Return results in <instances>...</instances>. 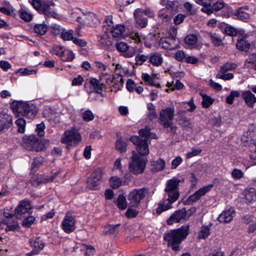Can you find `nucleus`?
I'll return each mask as SVG.
<instances>
[{"label": "nucleus", "instance_id": "obj_20", "mask_svg": "<svg viewBox=\"0 0 256 256\" xmlns=\"http://www.w3.org/2000/svg\"><path fill=\"white\" fill-rule=\"evenodd\" d=\"M50 144L49 140H38L33 136V150L41 151L46 148Z\"/></svg>", "mask_w": 256, "mask_h": 256}, {"label": "nucleus", "instance_id": "obj_25", "mask_svg": "<svg viewBox=\"0 0 256 256\" xmlns=\"http://www.w3.org/2000/svg\"><path fill=\"white\" fill-rule=\"evenodd\" d=\"M149 62L154 66H158L162 65L163 62V58L162 54L156 52L152 54L149 56Z\"/></svg>", "mask_w": 256, "mask_h": 256}, {"label": "nucleus", "instance_id": "obj_56", "mask_svg": "<svg viewBox=\"0 0 256 256\" xmlns=\"http://www.w3.org/2000/svg\"><path fill=\"white\" fill-rule=\"evenodd\" d=\"M237 16L240 20H244L249 18V14L246 12H244L243 8H240L236 14Z\"/></svg>", "mask_w": 256, "mask_h": 256}, {"label": "nucleus", "instance_id": "obj_8", "mask_svg": "<svg viewBox=\"0 0 256 256\" xmlns=\"http://www.w3.org/2000/svg\"><path fill=\"white\" fill-rule=\"evenodd\" d=\"M148 192V189L145 188H136L128 194V198L130 201V204L132 206H136L140 202Z\"/></svg>", "mask_w": 256, "mask_h": 256}, {"label": "nucleus", "instance_id": "obj_35", "mask_svg": "<svg viewBox=\"0 0 256 256\" xmlns=\"http://www.w3.org/2000/svg\"><path fill=\"white\" fill-rule=\"evenodd\" d=\"M112 76L108 73H102L100 76V80L101 82V84L102 85H106V84H112Z\"/></svg>", "mask_w": 256, "mask_h": 256}, {"label": "nucleus", "instance_id": "obj_57", "mask_svg": "<svg viewBox=\"0 0 256 256\" xmlns=\"http://www.w3.org/2000/svg\"><path fill=\"white\" fill-rule=\"evenodd\" d=\"M94 118V115L90 110H86L82 114V118L86 122L92 120Z\"/></svg>", "mask_w": 256, "mask_h": 256}, {"label": "nucleus", "instance_id": "obj_60", "mask_svg": "<svg viewBox=\"0 0 256 256\" xmlns=\"http://www.w3.org/2000/svg\"><path fill=\"white\" fill-rule=\"evenodd\" d=\"M246 62L250 64L256 70V53L250 56L246 59Z\"/></svg>", "mask_w": 256, "mask_h": 256}, {"label": "nucleus", "instance_id": "obj_48", "mask_svg": "<svg viewBox=\"0 0 256 256\" xmlns=\"http://www.w3.org/2000/svg\"><path fill=\"white\" fill-rule=\"evenodd\" d=\"M149 59V56L144 54H138L135 57L136 64L142 65L144 62Z\"/></svg>", "mask_w": 256, "mask_h": 256}, {"label": "nucleus", "instance_id": "obj_13", "mask_svg": "<svg viewBox=\"0 0 256 256\" xmlns=\"http://www.w3.org/2000/svg\"><path fill=\"white\" fill-rule=\"evenodd\" d=\"M187 219L186 210L184 208L180 210L175 211L173 214L168 219L167 224L172 225L174 222H178L182 220Z\"/></svg>", "mask_w": 256, "mask_h": 256}, {"label": "nucleus", "instance_id": "obj_26", "mask_svg": "<svg viewBox=\"0 0 256 256\" xmlns=\"http://www.w3.org/2000/svg\"><path fill=\"white\" fill-rule=\"evenodd\" d=\"M243 194L246 202H251L256 198V190L254 188L246 189L243 192Z\"/></svg>", "mask_w": 256, "mask_h": 256}, {"label": "nucleus", "instance_id": "obj_5", "mask_svg": "<svg viewBox=\"0 0 256 256\" xmlns=\"http://www.w3.org/2000/svg\"><path fill=\"white\" fill-rule=\"evenodd\" d=\"M10 108L17 116H24L28 118L30 114L31 113L30 116L32 114L30 110V107L26 102L13 101L10 104Z\"/></svg>", "mask_w": 256, "mask_h": 256}, {"label": "nucleus", "instance_id": "obj_28", "mask_svg": "<svg viewBox=\"0 0 256 256\" xmlns=\"http://www.w3.org/2000/svg\"><path fill=\"white\" fill-rule=\"evenodd\" d=\"M90 84L93 88V91L96 92V93L100 94L102 92V85L101 82L98 80L97 79L92 78L90 81Z\"/></svg>", "mask_w": 256, "mask_h": 256}, {"label": "nucleus", "instance_id": "obj_41", "mask_svg": "<svg viewBox=\"0 0 256 256\" xmlns=\"http://www.w3.org/2000/svg\"><path fill=\"white\" fill-rule=\"evenodd\" d=\"M236 67V64L232 62H226L220 66V72L226 73L228 71L234 70Z\"/></svg>", "mask_w": 256, "mask_h": 256}, {"label": "nucleus", "instance_id": "obj_27", "mask_svg": "<svg viewBox=\"0 0 256 256\" xmlns=\"http://www.w3.org/2000/svg\"><path fill=\"white\" fill-rule=\"evenodd\" d=\"M2 222L6 226L5 228L6 231H14L18 227V223L16 220H3Z\"/></svg>", "mask_w": 256, "mask_h": 256}, {"label": "nucleus", "instance_id": "obj_23", "mask_svg": "<svg viewBox=\"0 0 256 256\" xmlns=\"http://www.w3.org/2000/svg\"><path fill=\"white\" fill-rule=\"evenodd\" d=\"M125 28L124 26L122 24H116L112 28H109V32L113 37L119 38L121 36L124 32Z\"/></svg>", "mask_w": 256, "mask_h": 256}, {"label": "nucleus", "instance_id": "obj_39", "mask_svg": "<svg viewBox=\"0 0 256 256\" xmlns=\"http://www.w3.org/2000/svg\"><path fill=\"white\" fill-rule=\"evenodd\" d=\"M210 234V228L208 226H202L198 232V238L199 239H205Z\"/></svg>", "mask_w": 256, "mask_h": 256}, {"label": "nucleus", "instance_id": "obj_36", "mask_svg": "<svg viewBox=\"0 0 256 256\" xmlns=\"http://www.w3.org/2000/svg\"><path fill=\"white\" fill-rule=\"evenodd\" d=\"M127 144L123 141L122 138L117 139L116 142V148L120 152H124L126 150Z\"/></svg>", "mask_w": 256, "mask_h": 256}, {"label": "nucleus", "instance_id": "obj_2", "mask_svg": "<svg viewBox=\"0 0 256 256\" xmlns=\"http://www.w3.org/2000/svg\"><path fill=\"white\" fill-rule=\"evenodd\" d=\"M190 226L188 225L182 226L181 228L172 230L165 234L164 240L168 242L169 246L172 250H178L180 244L188 236Z\"/></svg>", "mask_w": 256, "mask_h": 256}, {"label": "nucleus", "instance_id": "obj_46", "mask_svg": "<svg viewBox=\"0 0 256 256\" xmlns=\"http://www.w3.org/2000/svg\"><path fill=\"white\" fill-rule=\"evenodd\" d=\"M61 37L64 40H72L74 39L73 30H63L61 32Z\"/></svg>", "mask_w": 256, "mask_h": 256}, {"label": "nucleus", "instance_id": "obj_45", "mask_svg": "<svg viewBox=\"0 0 256 256\" xmlns=\"http://www.w3.org/2000/svg\"><path fill=\"white\" fill-rule=\"evenodd\" d=\"M62 59L65 62H72L74 58L75 55L71 50H68L62 55Z\"/></svg>", "mask_w": 256, "mask_h": 256}, {"label": "nucleus", "instance_id": "obj_38", "mask_svg": "<svg viewBox=\"0 0 256 256\" xmlns=\"http://www.w3.org/2000/svg\"><path fill=\"white\" fill-rule=\"evenodd\" d=\"M110 186L112 188H118L122 184V180L117 176H112L110 180Z\"/></svg>", "mask_w": 256, "mask_h": 256}, {"label": "nucleus", "instance_id": "obj_52", "mask_svg": "<svg viewBox=\"0 0 256 256\" xmlns=\"http://www.w3.org/2000/svg\"><path fill=\"white\" fill-rule=\"evenodd\" d=\"M103 170L102 169L98 168L95 170L91 174L90 176L93 178L95 180L100 182L102 180V175H103Z\"/></svg>", "mask_w": 256, "mask_h": 256}, {"label": "nucleus", "instance_id": "obj_12", "mask_svg": "<svg viewBox=\"0 0 256 256\" xmlns=\"http://www.w3.org/2000/svg\"><path fill=\"white\" fill-rule=\"evenodd\" d=\"M212 186V185H208L201 188L196 191L193 194L188 196V198L184 201L185 204H190L196 202L199 200L202 196H204L206 192H209Z\"/></svg>", "mask_w": 256, "mask_h": 256}, {"label": "nucleus", "instance_id": "obj_51", "mask_svg": "<svg viewBox=\"0 0 256 256\" xmlns=\"http://www.w3.org/2000/svg\"><path fill=\"white\" fill-rule=\"evenodd\" d=\"M226 34L230 36H236L238 34H240V32L234 28L232 26H226L224 28Z\"/></svg>", "mask_w": 256, "mask_h": 256}, {"label": "nucleus", "instance_id": "obj_22", "mask_svg": "<svg viewBox=\"0 0 256 256\" xmlns=\"http://www.w3.org/2000/svg\"><path fill=\"white\" fill-rule=\"evenodd\" d=\"M142 78L146 84L156 86V87H159L160 86V84L156 82V75L150 76L146 73L143 74H142Z\"/></svg>", "mask_w": 256, "mask_h": 256}, {"label": "nucleus", "instance_id": "obj_32", "mask_svg": "<svg viewBox=\"0 0 256 256\" xmlns=\"http://www.w3.org/2000/svg\"><path fill=\"white\" fill-rule=\"evenodd\" d=\"M148 110L147 116L150 120L152 121L158 118L155 106L152 104L150 103L148 104Z\"/></svg>", "mask_w": 256, "mask_h": 256}, {"label": "nucleus", "instance_id": "obj_6", "mask_svg": "<svg viewBox=\"0 0 256 256\" xmlns=\"http://www.w3.org/2000/svg\"><path fill=\"white\" fill-rule=\"evenodd\" d=\"M180 182V180L173 178L166 182V186L165 188V191L168 198H170L173 201H176L179 198L180 193L178 190V186Z\"/></svg>", "mask_w": 256, "mask_h": 256}, {"label": "nucleus", "instance_id": "obj_30", "mask_svg": "<svg viewBox=\"0 0 256 256\" xmlns=\"http://www.w3.org/2000/svg\"><path fill=\"white\" fill-rule=\"evenodd\" d=\"M44 246V243L40 238H37L33 243V254H38Z\"/></svg>", "mask_w": 256, "mask_h": 256}, {"label": "nucleus", "instance_id": "obj_58", "mask_svg": "<svg viewBox=\"0 0 256 256\" xmlns=\"http://www.w3.org/2000/svg\"><path fill=\"white\" fill-rule=\"evenodd\" d=\"M137 53L136 49L135 48L132 47L128 48L123 54L124 56L126 58H132Z\"/></svg>", "mask_w": 256, "mask_h": 256}, {"label": "nucleus", "instance_id": "obj_42", "mask_svg": "<svg viewBox=\"0 0 256 256\" xmlns=\"http://www.w3.org/2000/svg\"><path fill=\"white\" fill-rule=\"evenodd\" d=\"M200 94L202 98V106L205 108H208L213 103L214 100L206 94L200 93Z\"/></svg>", "mask_w": 256, "mask_h": 256}, {"label": "nucleus", "instance_id": "obj_37", "mask_svg": "<svg viewBox=\"0 0 256 256\" xmlns=\"http://www.w3.org/2000/svg\"><path fill=\"white\" fill-rule=\"evenodd\" d=\"M22 146L26 150H32V137L30 136H24L23 138Z\"/></svg>", "mask_w": 256, "mask_h": 256}, {"label": "nucleus", "instance_id": "obj_49", "mask_svg": "<svg viewBox=\"0 0 256 256\" xmlns=\"http://www.w3.org/2000/svg\"><path fill=\"white\" fill-rule=\"evenodd\" d=\"M117 206L121 210H124L126 208V200L123 195L118 196L117 200Z\"/></svg>", "mask_w": 256, "mask_h": 256}, {"label": "nucleus", "instance_id": "obj_3", "mask_svg": "<svg viewBox=\"0 0 256 256\" xmlns=\"http://www.w3.org/2000/svg\"><path fill=\"white\" fill-rule=\"evenodd\" d=\"M132 153V161L129 164L130 170L136 174H141L146 167L147 159L138 155L134 151Z\"/></svg>", "mask_w": 256, "mask_h": 256}, {"label": "nucleus", "instance_id": "obj_59", "mask_svg": "<svg viewBox=\"0 0 256 256\" xmlns=\"http://www.w3.org/2000/svg\"><path fill=\"white\" fill-rule=\"evenodd\" d=\"M116 48L120 52H124L128 50V46L124 42H120L116 44Z\"/></svg>", "mask_w": 256, "mask_h": 256}, {"label": "nucleus", "instance_id": "obj_47", "mask_svg": "<svg viewBox=\"0 0 256 256\" xmlns=\"http://www.w3.org/2000/svg\"><path fill=\"white\" fill-rule=\"evenodd\" d=\"M198 41V37L194 34L188 35L184 38V42L188 45H194Z\"/></svg>", "mask_w": 256, "mask_h": 256}, {"label": "nucleus", "instance_id": "obj_50", "mask_svg": "<svg viewBox=\"0 0 256 256\" xmlns=\"http://www.w3.org/2000/svg\"><path fill=\"white\" fill-rule=\"evenodd\" d=\"M210 37L214 46H219L222 44V40L216 34H210Z\"/></svg>", "mask_w": 256, "mask_h": 256}, {"label": "nucleus", "instance_id": "obj_54", "mask_svg": "<svg viewBox=\"0 0 256 256\" xmlns=\"http://www.w3.org/2000/svg\"><path fill=\"white\" fill-rule=\"evenodd\" d=\"M167 86L169 88H171V90H174L175 89L180 90L184 86V84L179 80H176L175 83H174V82H172V83L168 82Z\"/></svg>", "mask_w": 256, "mask_h": 256}, {"label": "nucleus", "instance_id": "obj_31", "mask_svg": "<svg viewBox=\"0 0 256 256\" xmlns=\"http://www.w3.org/2000/svg\"><path fill=\"white\" fill-rule=\"evenodd\" d=\"M152 170L154 172L162 170L165 168V161L161 158L152 162Z\"/></svg>", "mask_w": 256, "mask_h": 256}, {"label": "nucleus", "instance_id": "obj_14", "mask_svg": "<svg viewBox=\"0 0 256 256\" xmlns=\"http://www.w3.org/2000/svg\"><path fill=\"white\" fill-rule=\"evenodd\" d=\"M135 18V25L138 28H144L148 25V19L142 16V12L141 9L138 8L134 12Z\"/></svg>", "mask_w": 256, "mask_h": 256}, {"label": "nucleus", "instance_id": "obj_18", "mask_svg": "<svg viewBox=\"0 0 256 256\" xmlns=\"http://www.w3.org/2000/svg\"><path fill=\"white\" fill-rule=\"evenodd\" d=\"M235 214L234 210L233 208H229L220 214L218 220L220 222L228 223L231 222Z\"/></svg>", "mask_w": 256, "mask_h": 256}, {"label": "nucleus", "instance_id": "obj_61", "mask_svg": "<svg viewBox=\"0 0 256 256\" xmlns=\"http://www.w3.org/2000/svg\"><path fill=\"white\" fill-rule=\"evenodd\" d=\"M44 128L45 126L43 122H42L40 124H38L36 125V132H37L38 136H44Z\"/></svg>", "mask_w": 256, "mask_h": 256}, {"label": "nucleus", "instance_id": "obj_63", "mask_svg": "<svg viewBox=\"0 0 256 256\" xmlns=\"http://www.w3.org/2000/svg\"><path fill=\"white\" fill-rule=\"evenodd\" d=\"M100 182L94 179L92 176L88 180V186L90 188H94L100 184Z\"/></svg>", "mask_w": 256, "mask_h": 256}, {"label": "nucleus", "instance_id": "obj_21", "mask_svg": "<svg viewBox=\"0 0 256 256\" xmlns=\"http://www.w3.org/2000/svg\"><path fill=\"white\" fill-rule=\"evenodd\" d=\"M58 172H56L52 177L44 178L42 175H34L33 176V186H38L40 184L52 181L56 176Z\"/></svg>", "mask_w": 256, "mask_h": 256}, {"label": "nucleus", "instance_id": "obj_44", "mask_svg": "<svg viewBox=\"0 0 256 256\" xmlns=\"http://www.w3.org/2000/svg\"><path fill=\"white\" fill-rule=\"evenodd\" d=\"M240 96V92L238 90H232L230 94L226 98V102L230 104H232L234 102V98H238Z\"/></svg>", "mask_w": 256, "mask_h": 256}, {"label": "nucleus", "instance_id": "obj_9", "mask_svg": "<svg viewBox=\"0 0 256 256\" xmlns=\"http://www.w3.org/2000/svg\"><path fill=\"white\" fill-rule=\"evenodd\" d=\"M33 8L40 12L43 13L46 16L53 17L56 18L59 17L58 15L48 4L43 3L41 0H33Z\"/></svg>", "mask_w": 256, "mask_h": 256}, {"label": "nucleus", "instance_id": "obj_4", "mask_svg": "<svg viewBox=\"0 0 256 256\" xmlns=\"http://www.w3.org/2000/svg\"><path fill=\"white\" fill-rule=\"evenodd\" d=\"M174 106L168 107L162 110L160 112V124L164 128H171L174 116Z\"/></svg>", "mask_w": 256, "mask_h": 256}, {"label": "nucleus", "instance_id": "obj_15", "mask_svg": "<svg viewBox=\"0 0 256 256\" xmlns=\"http://www.w3.org/2000/svg\"><path fill=\"white\" fill-rule=\"evenodd\" d=\"M62 230L66 233L74 232L76 228L74 218L70 216H66L62 222Z\"/></svg>", "mask_w": 256, "mask_h": 256}, {"label": "nucleus", "instance_id": "obj_43", "mask_svg": "<svg viewBox=\"0 0 256 256\" xmlns=\"http://www.w3.org/2000/svg\"><path fill=\"white\" fill-rule=\"evenodd\" d=\"M47 26L44 24H36L34 27V30L38 35H44L47 31Z\"/></svg>", "mask_w": 256, "mask_h": 256}, {"label": "nucleus", "instance_id": "obj_34", "mask_svg": "<svg viewBox=\"0 0 256 256\" xmlns=\"http://www.w3.org/2000/svg\"><path fill=\"white\" fill-rule=\"evenodd\" d=\"M112 85L115 86L118 88H120L122 86L124 80L121 75L116 74L115 76H112Z\"/></svg>", "mask_w": 256, "mask_h": 256}, {"label": "nucleus", "instance_id": "obj_53", "mask_svg": "<svg viewBox=\"0 0 256 256\" xmlns=\"http://www.w3.org/2000/svg\"><path fill=\"white\" fill-rule=\"evenodd\" d=\"M16 124L18 127V132L23 133L24 131L26 120L22 118H19L16 121Z\"/></svg>", "mask_w": 256, "mask_h": 256}, {"label": "nucleus", "instance_id": "obj_55", "mask_svg": "<svg viewBox=\"0 0 256 256\" xmlns=\"http://www.w3.org/2000/svg\"><path fill=\"white\" fill-rule=\"evenodd\" d=\"M163 9L160 11L158 14V18L162 22H168L172 19V16L164 12Z\"/></svg>", "mask_w": 256, "mask_h": 256}, {"label": "nucleus", "instance_id": "obj_64", "mask_svg": "<svg viewBox=\"0 0 256 256\" xmlns=\"http://www.w3.org/2000/svg\"><path fill=\"white\" fill-rule=\"evenodd\" d=\"M244 173L240 170L237 168H234L232 172V176L236 179L240 178L243 176Z\"/></svg>", "mask_w": 256, "mask_h": 256}, {"label": "nucleus", "instance_id": "obj_17", "mask_svg": "<svg viewBox=\"0 0 256 256\" xmlns=\"http://www.w3.org/2000/svg\"><path fill=\"white\" fill-rule=\"evenodd\" d=\"M241 96L248 107L252 108L254 106L256 103V96L251 91L249 90L244 91L242 92Z\"/></svg>", "mask_w": 256, "mask_h": 256}, {"label": "nucleus", "instance_id": "obj_40", "mask_svg": "<svg viewBox=\"0 0 256 256\" xmlns=\"http://www.w3.org/2000/svg\"><path fill=\"white\" fill-rule=\"evenodd\" d=\"M98 41L101 44V46L104 48H108L112 44V42L108 38H106L104 36H98Z\"/></svg>", "mask_w": 256, "mask_h": 256}, {"label": "nucleus", "instance_id": "obj_19", "mask_svg": "<svg viewBox=\"0 0 256 256\" xmlns=\"http://www.w3.org/2000/svg\"><path fill=\"white\" fill-rule=\"evenodd\" d=\"M174 202L170 199V198H168L166 200L160 202L156 210V213L160 214L164 211L171 208H172V204Z\"/></svg>", "mask_w": 256, "mask_h": 256}, {"label": "nucleus", "instance_id": "obj_10", "mask_svg": "<svg viewBox=\"0 0 256 256\" xmlns=\"http://www.w3.org/2000/svg\"><path fill=\"white\" fill-rule=\"evenodd\" d=\"M32 208V204L30 201L27 200H21L14 210L16 218L17 219L21 218L22 215L28 213Z\"/></svg>", "mask_w": 256, "mask_h": 256}, {"label": "nucleus", "instance_id": "obj_29", "mask_svg": "<svg viewBox=\"0 0 256 256\" xmlns=\"http://www.w3.org/2000/svg\"><path fill=\"white\" fill-rule=\"evenodd\" d=\"M118 225H107L104 228L102 233L104 234L116 235L118 232Z\"/></svg>", "mask_w": 256, "mask_h": 256}, {"label": "nucleus", "instance_id": "obj_33", "mask_svg": "<svg viewBox=\"0 0 256 256\" xmlns=\"http://www.w3.org/2000/svg\"><path fill=\"white\" fill-rule=\"evenodd\" d=\"M114 22H112V16H107L103 24V31L106 33L109 32V28H112L114 26Z\"/></svg>", "mask_w": 256, "mask_h": 256}, {"label": "nucleus", "instance_id": "obj_24", "mask_svg": "<svg viewBox=\"0 0 256 256\" xmlns=\"http://www.w3.org/2000/svg\"><path fill=\"white\" fill-rule=\"evenodd\" d=\"M12 124V117L8 114L4 116L2 120H0V132L8 129Z\"/></svg>", "mask_w": 256, "mask_h": 256}, {"label": "nucleus", "instance_id": "obj_16", "mask_svg": "<svg viewBox=\"0 0 256 256\" xmlns=\"http://www.w3.org/2000/svg\"><path fill=\"white\" fill-rule=\"evenodd\" d=\"M159 45L166 50H173L176 46V38L174 36L162 38L160 40Z\"/></svg>", "mask_w": 256, "mask_h": 256}, {"label": "nucleus", "instance_id": "obj_62", "mask_svg": "<svg viewBox=\"0 0 256 256\" xmlns=\"http://www.w3.org/2000/svg\"><path fill=\"white\" fill-rule=\"evenodd\" d=\"M174 58L178 61H182L186 59V54L182 50H178L174 54Z\"/></svg>", "mask_w": 256, "mask_h": 256}, {"label": "nucleus", "instance_id": "obj_7", "mask_svg": "<svg viewBox=\"0 0 256 256\" xmlns=\"http://www.w3.org/2000/svg\"><path fill=\"white\" fill-rule=\"evenodd\" d=\"M81 140V136L79 132L76 130L66 131L61 138V142L66 144L68 149L74 144H76Z\"/></svg>", "mask_w": 256, "mask_h": 256}, {"label": "nucleus", "instance_id": "obj_1", "mask_svg": "<svg viewBox=\"0 0 256 256\" xmlns=\"http://www.w3.org/2000/svg\"><path fill=\"white\" fill-rule=\"evenodd\" d=\"M139 134L141 137L132 136L130 138V140L136 146V150L139 154L141 156H146L149 154L148 140L149 138L156 139L157 136L155 134L150 132V128L148 126L140 130Z\"/></svg>", "mask_w": 256, "mask_h": 256}, {"label": "nucleus", "instance_id": "obj_11", "mask_svg": "<svg viewBox=\"0 0 256 256\" xmlns=\"http://www.w3.org/2000/svg\"><path fill=\"white\" fill-rule=\"evenodd\" d=\"M249 37L250 35L248 34H239L236 43V48L240 51L248 52L251 46V42L248 40Z\"/></svg>", "mask_w": 256, "mask_h": 256}]
</instances>
